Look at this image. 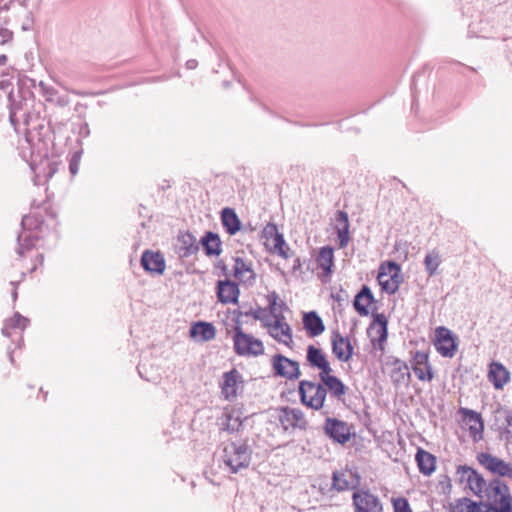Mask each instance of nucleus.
Segmentation results:
<instances>
[{"instance_id":"obj_1","label":"nucleus","mask_w":512,"mask_h":512,"mask_svg":"<svg viewBox=\"0 0 512 512\" xmlns=\"http://www.w3.org/2000/svg\"><path fill=\"white\" fill-rule=\"evenodd\" d=\"M487 508L484 512H512V495L509 487L500 480H493L486 488Z\"/></svg>"},{"instance_id":"obj_2","label":"nucleus","mask_w":512,"mask_h":512,"mask_svg":"<svg viewBox=\"0 0 512 512\" xmlns=\"http://www.w3.org/2000/svg\"><path fill=\"white\" fill-rule=\"evenodd\" d=\"M223 462L232 473L249 466L251 461V450L246 443L230 442L224 446Z\"/></svg>"},{"instance_id":"obj_3","label":"nucleus","mask_w":512,"mask_h":512,"mask_svg":"<svg viewBox=\"0 0 512 512\" xmlns=\"http://www.w3.org/2000/svg\"><path fill=\"white\" fill-rule=\"evenodd\" d=\"M28 0H0V19L5 24L11 21L22 20L21 26L23 30H27L31 23V12L28 9Z\"/></svg>"},{"instance_id":"obj_4","label":"nucleus","mask_w":512,"mask_h":512,"mask_svg":"<svg viewBox=\"0 0 512 512\" xmlns=\"http://www.w3.org/2000/svg\"><path fill=\"white\" fill-rule=\"evenodd\" d=\"M234 350L237 355L263 354L264 346L261 340L243 332L240 319L236 318L233 335Z\"/></svg>"},{"instance_id":"obj_5","label":"nucleus","mask_w":512,"mask_h":512,"mask_svg":"<svg viewBox=\"0 0 512 512\" xmlns=\"http://www.w3.org/2000/svg\"><path fill=\"white\" fill-rule=\"evenodd\" d=\"M299 395L301 402L314 410L323 408L326 399V389L319 383L302 380L299 383Z\"/></svg>"},{"instance_id":"obj_6","label":"nucleus","mask_w":512,"mask_h":512,"mask_svg":"<svg viewBox=\"0 0 512 512\" xmlns=\"http://www.w3.org/2000/svg\"><path fill=\"white\" fill-rule=\"evenodd\" d=\"M378 282L388 294H394L403 281L400 266L395 262H388L380 267Z\"/></svg>"},{"instance_id":"obj_7","label":"nucleus","mask_w":512,"mask_h":512,"mask_svg":"<svg viewBox=\"0 0 512 512\" xmlns=\"http://www.w3.org/2000/svg\"><path fill=\"white\" fill-rule=\"evenodd\" d=\"M354 512H383L380 498L369 490L359 489L352 495Z\"/></svg>"},{"instance_id":"obj_8","label":"nucleus","mask_w":512,"mask_h":512,"mask_svg":"<svg viewBox=\"0 0 512 512\" xmlns=\"http://www.w3.org/2000/svg\"><path fill=\"white\" fill-rule=\"evenodd\" d=\"M21 225L23 231L18 236L17 248V253L20 257L24 256L25 252L34 247L37 236L32 230L38 227L39 222L33 216L27 215L22 218Z\"/></svg>"},{"instance_id":"obj_9","label":"nucleus","mask_w":512,"mask_h":512,"mask_svg":"<svg viewBox=\"0 0 512 512\" xmlns=\"http://www.w3.org/2000/svg\"><path fill=\"white\" fill-rule=\"evenodd\" d=\"M272 367L274 374L288 380L298 379L300 376L299 363L293 361L281 354L272 357Z\"/></svg>"},{"instance_id":"obj_10","label":"nucleus","mask_w":512,"mask_h":512,"mask_svg":"<svg viewBox=\"0 0 512 512\" xmlns=\"http://www.w3.org/2000/svg\"><path fill=\"white\" fill-rule=\"evenodd\" d=\"M276 419L285 431L290 428L305 429L307 425L303 412L295 408L283 407L279 409Z\"/></svg>"},{"instance_id":"obj_11","label":"nucleus","mask_w":512,"mask_h":512,"mask_svg":"<svg viewBox=\"0 0 512 512\" xmlns=\"http://www.w3.org/2000/svg\"><path fill=\"white\" fill-rule=\"evenodd\" d=\"M411 368L420 381L430 382L434 373L429 363V356L426 352L416 351L410 360Z\"/></svg>"},{"instance_id":"obj_12","label":"nucleus","mask_w":512,"mask_h":512,"mask_svg":"<svg viewBox=\"0 0 512 512\" xmlns=\"http://www.w3.org/2000/svg\"><path fill=\"white\" fill-rule=\"evenodd\" d=\"M482 466L493 475L512 480V463L492 454L482 453Z\"/></svg>"},{"instance_id":"obj_13","label":"nucleus","mask_w":512,"mask_h":512,"mask_svg":"<svg viewBox=\"0 0 512 512\" xmlns=\"http://www.w3.org/2000/svg\"><path fill=\"white\" fill-rule=\"evenodd\" d=\"M332 352L341 362H348L354 353V348L348 337H344L338 331L331 336Z\"/></svg>"},{"instance_id":"obj_14","label":"nucleus","mask_w":512,"mask_h":512,"mask_svg":"<svg viewBox=\"0 0 512 512\" xmlns=\"http://www.w3.org/2000/svg\"><path fill=\"white\" fill-rule=\"evenodd\" d=\"M242 376L236 370L232 369L223 374V382L221 383V392L226 400H233L238 395V390L242 387Z\"/></svg>"},{"instance_id":"obj_15","label":"nucleus","mask_w":512,"mask_h":512,"mask_svg":"<svg viewBox=\"0 0 512 512\" xmlns=\"http://www.w3.org/2000/svg\"><path fill=\"white\" fill-rule=\"evenodd\" d=\"M331 373L332 372H325L324 374H319L321 384L325 387L326 394L329 392L331 397L338 401H343L348 387L338 377Z\"/></svg>"},{"instance_id":"obj_16","label":"nucleus","mask_w":512,"mask_h":512,"mask_svg":"<svg viewBox=\"0 0 512 512\" xmlns=\"http://www.w3.org/2000/svg\"><path fill=\"white\" fill-rule=\"evenodd\" d=\"M457 474L464 489H469L476 496L480 495V474L477 470L467 465H460L457 468Z\"/></svg>"},{"instance_id":"obj_17","label":"nucleus","mask_w":512,"mask_h":512,"mask_svg":"<svg viewBox=\"0 0 512 512\" xmlns=\"http://www.w3.org/2000/svg\"><path fill=\"white\" fill-rule=\"evenodd\" d=\"M326 434L338 443H345L349 440L350 429L344 421L327 418L325 422Z\"/></svg>"},{"instance_id":"obj_18","label":"nucleus","mask_w":512,"mask_h":512,"mask_svg":"<svg viewBox=\"0 0 512 512\" xmlns=\"http://www.w3.org/2000/svg\"><path fill=\"white\" fill-rule=\"evenodd\" d=\"M435 347L444 357H452L455 354L456 343L448 329L444 327L437 328Z\"/></svg>"},{"instance_id":"obj_19","label":"nucleus","mask_w":512,"mask_h":512,"mask_svg":"<svg viewBox=\"0 0 512 512\" xmlns=\"http://www.w3.org/2000/svg\"><path fill=\"white\" fill-rule=\"evenodd\" d=\"M269 335L277 342L288 347H291L293 343L292 329L290 325L285 322V317H278V319H274Z\"/></svg>"},{"instance_id":"obj_20","label":"nucleus","mask_w":512,"mask_h":512,"mask_svg":"<svg viewBox=\"0 0 512 512\" xmlns=\"http://www.w3.org/2000/svg\"><path fill=\"white\" fill-rule=\"evenodd\" d=\"M219 424L222 430L227 432H236L242 425V413L240 409L234 407L224 408Z\"/></svg>"},{"instance_id":"obj_21","label":"nucleus","mask_w":512,"mask_h":512,"mask_svg":"<svg viewBox=\"0 0 512 512\" xmlns=\"http://www.w3.org/2000/svg\"><path fill=\"white\" fill-rule=\"evenodd\" d=\"M306 360L312 368L319 370V374L333 371L325 353L314 345L307 347Z\"/></svg>"},{"instance_id":"obj_22","label":"nucleus","mask_w":512,"mask_h":512,"mask_svg":"<svg viewBox=\"0 0 512 512\" xmlns=\"http://www.w3.org/2000/svg\"><path fill=\"white\" fill-rule=\"evenodd\" d=\"M141 265L150 273L163 274L165 270V260L159 252L145 251L141 257Z\"/></svg>"},{"instance_id":"obj_23","label":"nucleus","mask_w":512,"mask_h":512,"mask_svg":"<svg viewBox=\"0 0 512 512\" xmlns=\"http://www.w3.org/2000/svg\"><path fill=\"white\" fill-rule=\"evenodd\" d=\"M217 296L220 302L236 303L239 297V288L236 283L225 280L219 281L217 287Z\"/></svg>"},{"instance_id":"obj_24","label":"nucleus","mask_w":512,"mask_h":512,"mask_svg":"<svg viewBox=\"0 0 512 512\" xmlns=\"http://www.w3.org/2000/svg\"><path fill=\"white\" fill-rule=\"evenodd\" d=\"M234 276L242 283L252 284L255 280V273L251 263L241 257L234 258Z\"/></svg>"},{"instance_id":"obj_25","label":"nucleus","mask_w":512,"mask_h":512,"mask_svg":"<svg viewBox=\"0 0 512 512\" xmlns=\"http://www.w3.org/2000/svg\"><path fill=\"white\" fill-rule=\"evenodd\" d=\"M488 379L496 389H501L510 380V373L502 364L495 362L489 367Z\"/></svg>"},{"instance_id":"obj_26","label":"nucleus","mask_w":512,"mask_h":512,"mask_svg":"<svg viewBox=\"0 0 512 512\" xmlns=\"http://www.w3.org/2000/svg\"><path fill=\"white\" fill-rule=\"evenodd\" d=\"M303 326L310 337L319 336L325 330L322 319L315 311L303 315Z\"/></svg>"},{"instance_id":"obj_27","label":"nucleus","mask_w":512,"mask_h":512,"mask_svg":"<svg viewBox=\"0 0 512 512\" xmlns=\"http://www.w3.org/2000/svg\"><path fill=\"white\" fill-rule=\"evenodd\" d=\"M221 223L229 235H235L241 229V221L233 208L221 211Z\"/></svg>"},{"instance_id":"obj_28","label":"nucleus","mask_w":512,"mask_h":512,"mask_svg":"<svg viewBox=\"0 0 512 512\" xmlns=\"http://www.w3.org/2000/svg\"><path fill=\"white\" fill-rule=\"evenodd\" d=\"M374 302L373 294L366 285L362 287L360 292L355 296L354 308L361 316L369 314L368 307Z\"/></svg>"},{"instance_id":"obj_29","label":"nucleus","mask_w":512,"mask_h":512,"mask_svg":"<svg viewBox=\"0 0 512 512\" xmlns=\"http://www.w3.org/2000/svg\"><path fill=\"white\" fill-rule=\"evenodd\" d=\"M459 412L462 414L463 426L468 427L470 436L477 440L480 427V413L467 408H460Z\"/></svg>"},{"instance_id":"obj_30","label":"nucleus","mask_w":512,"mask_h":512,"mask_svg":"<svg viewBox=\"0 0 512 512\" xmlns=\"http://www.w3.org/2000/svg\"><path fill=\"white\" fill-rule=\"evenodd\" d=\"M216 329L208 322H197L190 328V336L200 339L201 341H209L215 338Z\"/></svg>"},{"instance_id":"obj_31","label":"nucleus","mask_w":512,"mask_h":512,"mask_svg":"<svg viewBox=\"0 0 512 512\" xmlns=\"http://www.w3.org/2000/svg\"><path fill=\"white\" fill-rule=\"evenodd\" d=\"M411 379L409 366L400 360H395L393 363V369L391 371L392 382L399 386L402 384H408Z\"/></svg>"},{"instance_id":"obj_32","label":"nucleus","mask_w":512,"mask_h":512,"mask_svg":"<svg viewBox=\"0 0 512 512\" xmlns=\"http://www.w3.org/2000/svg\"><path fill=\"white\" fill-rule=\"evenodd\" d=\"M38 87L46 101L54 103L60 107H64L69 104V98L67 96H60L54 87L47 85L45 82L40 81Z\"/></svg>"},{"instance_id":"obj_33","label":"nucleus","mask_w":512,"mask_h":512,"mask_svg":"<svg viewBox=\"0 0 512 512\" xmlns=\"http://www.w3.org/2000/svg\"><path fill=\"white\" fill-rule=\"evenodd\" d=\"M201 244L208 256H219L222 252L221 240L218 234L206 232L201 239Z\"/></svg>"},{"instance_id":"obj_34","label":"nucleus","mask_w":512,"mask_h":512,"mask_svg":"<svg viewBox=\"0 0 512 512\" xmlns=\"http://www.w3.org/2000/svg\"><path fill=\"white\" fill-rule=\"evenodd\" d=\"M416 461L422 474L429 476L435 470V457L429 452L419 449L416 454Z\"/></svg>"},{"instance_id":"obj_35","label":"nucleus","mask_w":512,"mask_h":512,"mask_svg":"<svg viewBox=\"0 0 512 512\" xmlns=\"http://www.w3.org/2000/svg\"><path fill=\"white\" fill-rule=\"evenodd\" d=\"M28 324H29L28 318L23 317L19 313H15V315L12 318L5 321L4 327L2 328V334L7 337H10L12 334L11 333L12 329L23 330L27 327Z\"/></svg>"},{"instance_id":"obj_36","label":"nucleus","mask_w":512,"mask_h":512,"mask_svg":"<svg viewBox=\"0 0 512 512\" xmlns=\"http://www.w3.org/2000/svg\"><path fill=\"white\" fill-rule=\"evenodd\" d=\"M178 240L181 243L180 251L183 257L195 254L199 249L196 238L191 233L181 235Z\"/></svg>"},{"instance_id":"obj_37","label":"nucleus","mask_w":512,"mask_h":512,"mask_svg":"<svg viewBox=\"0 0 512 512\" xmlns=\"http://www.w3.org/2000/svg\"><path fill=\"white\" fill-rule=\"evenodd\" d=\"M442 262L440 252L436 249L429 251L424 258L425 271L429 277L437 273V269Z\"/></svg>"},{"instance_id":"obj_38","label":"nucleus","mask_w":512,"mask_h":512,"mask_svg":"<svg viewBox=\"0 0 512 512\" xmlns=\"http://www.w3.org/2000/svg\"><path fill=\"white\" fill-rule=\"evenodd\" d=\"M316 262L321 269L330 273L334 262L333 249L329 246L322 247L318 253Z\"/></svg>"},{"instance_id":"obj_39","label":"nucleus","mask_w":512,"mask_h":512,"mask_svg":"<svg viewBox=\"0 0 512 512\" xmlns=\"http://www.w3.org/2000/svg\"><path fill=\"white\" fill-rule=\"evenodd\" d=\"M388 320L384 314H376L374 316L373 327L377 329L378 334V342L380 348L382 349V344L387 340L388 331H387Z\"/></svg>"},{"instance_id":"obj_40","label":"nucleus","mask_w":512,"mask_h":512,"mask_svg":"<svg viewBox=\"0 0 512 512\" xmlns=\"http://www.w3.org/2000/svg\"><path fill=\"white\" fill-rule=\"evenodd\" d=\"M267 300L269 303V311L271 316L274 319H278V317H284V315L282 314V310L283 308L287 307L285 303L279 299V296L275 291L268 294Z\"/></svg>"},{"instance_id":"obj_41","label":"nucleus","mask_w":512,"mask_h":512,"mask_svg":"<svg viewBox=\"0 0 512 512\" xmlns=\"http://www.w3.org/2000/svg\"><path fill=\"white\" fill-rule=\"evenodd\" d=\"M350 475L346 472L336 471L332 476V487L338 491H346L351 488V481L349 480Z\"/></svg>"},{"instance_id":"obj_42","label":"nucleus","mask_w":512,"mask_h":512,"mask_svg":"<svg viewBox=\"0 0 512 512\" xmlns=\"http://www.w3.org/2000/svg\"><path fill=\"white\" fill-rule=\"evenodd\" d=\"M457 509L461 512H480V503L470 500L469 498H461L457 502Z\"/></svg>"},{"instance_id":"obj_43","label":"nucleus","mask_w":512,"mask_h":512,"mask_svg":"<svg viewBox=\"0 0 512 512\" xmlns=\"http://www.w3.org/2000/svg\"><path fill=\"white\" fill-rule=\"evenodd\" d=\"M272 242H273L274 251L277 252L280 256L287 258L288 255H287L286 251L284 250V247L286 246V244H285L283 235L281 233H278L277 235H275Z\"/></svg>"},{"instance_id":"obj_44","label":"nucleus","mask_w":512,"mask_h":512,"mask_svg":"<svg viewBox=\"0 0 512 512\" xmlns=\"http://www.w3.org/2000/svg\"><path fill=\"white\" fill-rule=\"evenodd\" d=\"M336 230H342L343 228L349 229V218L348 214L344 211H337L336 216Z\"/></svg>"},{"instance_id":"obj_45","label":"nucleus","mask_w":512,"mask_h":512,"mask_svg":"<svg viewBox=\"0 0 512 512\" xmlns=\"http://www.w3.org/2000/svg\"><path fill=\"white\" fill-rule=\"evenodd\" d=\"M237 315V318L239 319L240 316H251L255 320H262V315L264 314V309L261 307H258L257 309H249L247 311H235L234 312Z\"/></svg>"},{"instance_id":"obj_46","label":"nucleus","mask_w":512,"mask_h":512,"mask_svg":"<svg viewBox=\"0 0 512 512\" xmlns=\"http://www.w3.org/2000/svg\"><path fill=\"white\" fill-rule=\"evenodd\" d=\"M394 512H412L408 501L405 498H397L393 500Z\"/></svg>"},{"instance_id":"obj_47","label":"nucleus","mask_w":512,"mask_h":512,"mask_svg":"<svg viewBox=\"0 0 512 512\" xmlns=\"http://www.w3.org/2000/svg\"><path fill=\"white\" fill-rule=\"evenodd\" d=\"M262 233H263V237L266 238L267 240H270V239L273 240L275 235H277L279 232H278L277 226L275 224L269 223L264 227Z\"/></svg>"},{"instance_id":"obj_48","label":"nucleus","mask_w":512,"mask_h":512,"mask_svg":"<svg viewBox=\"0 0 512 512\" xmlns=\"http://www.w3.org/2000/svg\"><path fill=\"white\" fill-rule=\"evenodd\" d=\"M340 248H345L350 240L349 229L336 230Z\"/></svg>"},{"instance_id":"obj_49","label":"nucleus","mask_w":512,"mask_h":512,"mask_svg":"<svg viewBox=\"0 0 512 512\" xmlns=\"http://www.w3.org/2000/svg\"><path fill=\"white\" fill-rule=\"evenodd\" d=\"M13 39V32L7 28H0V45H4Z\"/></svg>"},{"instance_id":"obj_50","label":"nucleus","mask_w":512,"mask_h":512,"mask_svg":"<svg viewBox=\"0 0 512 512\" xmlns=\"http://www.w3.org/2000/svg\"><path fill=\"white\" fill-rule=\"evenodd\" d=\"M468 36L471 38L478 37V23H472L469 25Z\"/></svg>"},{"instance_id":"obj_51","label":"nucleus","mask_w":512,"mask_h":512,"mask_svg":"<svg viewBox=\"0 0 512 512\" xmlns=\"http://www.w3.org/2000/svg\"><path fill=\"white\" fill-rule=\"evenodd\" d=\"M265 328H267L268 333H270V328L273 326V322L270 320L269 316L264 312L262 315V320H260Z\"/></svg>"},{"instance_id":"obj_52","label":"nucleus","mask_w":512,"mask_h":512,"mask_svg":"<svg viewBox=\"0 0 512 512\" xmlns=\"http://www.w3.org/2000/svg\"><path fill=\"white\" fill-rule=\"evenodd\" d=\"M197 64H198V63H197V61H196V60H194V59H190V60H188V61L186 62V67H187L188 69H195V68L197 67Z\"/></svg>"},{"instance_id":"obj_53","label":"nucleus","mask_w":512,"mask_h":512,"mask_svg":"<svg viewBox=\"0 0 512 512\" xmlns=\"http://www.w3.org/2000/svg\"><path fill=\"white\" fill-rule=\"evenodd\" d=\"M69 168H70V171H71V173H72L73 175H74V174H76V173H77V171H78V165H77L76 163H74V162H71V163H70Z\"/></svg>"},{"instance_id":"obj_54","label":"nucleus","mask_w":512,"mask_h":512,"mask_svg":"<svg viewBox=\"0 0 512 512\" xmlns=\"http://www.w3.org/2000/svg\"><path fill=\"white\" fill-rule=\"evenodd\" d=\"M6 61H7V57H6V55L1 54V55H0V65L5 64V62H6Z\"/></svg>"},{"instance_id":"obj_55","label":"nucleus","mask_w":512,"mask_h":512,"mask_svg":"<svg viewBox=\"0 0 512 512\" xmlns=\"http://www.w3.org/2000/svg\"><path fill=\"white\" fill-rule=\"evenodd\" d=\"M13 299L15 300L17 298V291L14 289L12 293Z\"/></svg>"},{"instance_id":"obj_56","label":"nucleus","mask_w":512,"mask_h":512,"mask_svg":"<svg viewBox=\"0 0 512 512\" xmlns=\"http://www.w3.org/2000/svg\"><path fill=\"white\" fill-rule=\"evenodd\" d=\"M10 120H11L12 122H13V120H14V113H13V112H11V114H10Z\"/></svg>"},{"instance_id":"obj_57","label":"nucleus","mask_w":512,"mask_h":512,"mask_svg":"<svg viewBox=\"0 0 512 512\" xmlns=\"http://www.w3.org/2000/svg\"><path fill=\"white\" fill-rule=\"evenodd\" d=\"M476 459H477L478 461H480V453H478V454L476 455Z\"/></svg>"}]
</instances>
